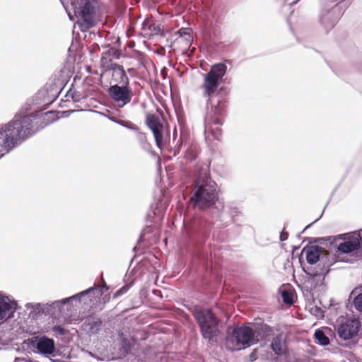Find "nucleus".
I'll use <instances>...</instances> for the list:
<instances>
[{
    "label": "nucleus",
    "instance_id": "nucleus-1",
    "mask_svg": "<svg viewBox=\"0 0 362 362\" xmlns=\"http://www.w3.org/2000/svg\"><path fill=\"white\" fill-rule=\"evenodd\" d=\"M189 168L194 177L189 189V204L194 209H214L217 213H223L225 206L218 197V185L210 176L209 166L197 162Z\"/></svg>",
    "mask_w": 362,
    "mask_h": 362
},
{
    "label": "nucleus",
    "instance_id": "nucleus-2",
    "mask_svg": "<svg viewBox=\"0 0 362 362\" xmlns=\"http://www.w3.org/2000/svg\"><path fill=\"white\" fill-rule=\"evenodd\" d=\"M42 117L40 112L16 114L8 122L0 124V158L42 129Z\"/></svg>",
    "mask_w": 362,
    "mask_h": 362
},
{
    "label": "nucleus",
    "instance_id": "nucleus-3",
    "mask_svg": "<svg viewBox=\"0 0 362 362\" xmlns=\"http://www.w3.org/2000/svg\"><path fill=\"white\" fill-rule=\"evenodd\" d=\"M306 260L310 267L304 272L310 277H322L329 273V268L335 262V257L329 253H322V247L319 245H311L305 247Z\"/></svg>",
    "mask_w": 362,
    "mask_h": 362
},
{
    "label": "nucleus",
    "instance_id": "nucleus-4",
    "mask_svg": "<svg viewBox=\"0 0 362 362\" xmlns=\"http://www.w3.org/2000/svg\"><path fill=\"white\" fill-rule=\"evenodd\" d=\"M197 323L198 324L202 337L209 343L216 341L220 334L219 320L211 309L194 307L191 310Z\"/></svg>",
    "mask_w": 362,
    "mask_h": 362
},
{
    "label": "nucleus",
    "instance_id": "nucleus-5",
    "mask_svg": "<svg viewBox=\"0 0 362 362\" xmlns=\"http://www.w3.org/2000/svg\"><path fill=\"white\" fill-rule=\"evenodd\" d=\"M96 0H77L74 12L78 18L77 23L82 32L95 25Z\"/></svg>",
    "mask_w": 362,
    "mask_h": 362
},
{
    "label": "nucleus",
    "instance_id": "nucleus-6",
    "mask_svg": "<svg viewBox=\"0 0 362 362\" xmlns=\"http://www.w3.org/2000/svg\"><path fill=\"white\" fill-rule=\"evenodd\" d=\"M211 228V224L202 217L194 216L190 219L185 217V235L192 242H202L209 236Z\"/></svg>",
    "mask_w": 362,
    "mask_h": 362
},
{
    "label": "nucleus",
    "instance_id": "nucleus-7",
    "mask_svg": "<svg viewBox=\"0 0 362 362\" xmlns=\"http://www.w3.org/2000/svg\"><path fill=\"white\" fill-rule=\"evenodd\" d=\"M227 71V66L223 63H217L212 65L204 76V96L208 97L207 104L210 103L209 98L216 91Z\"/></svg>",
    "mask_w": 362,
    "mask_h": 362
},
{
    "label": "nucleus",
    "instance_id": "nucleus-8",
    "mask_svg": "<svg viewBox=\"0 0 362 362\" xmlns=\"http://www.w3.org/2000/svg\"><path fill=\"white\" fill-rule=\"evenodd\" d=\"M259 341L254 329L247 326L234 327L227 337V343H231L233 349H242L249 347Z\"/></svg>",
    "mask_w": 362,
    "mask_h": 362
},
{
    "label": "nucleus",
    "instance_id": "nucleus-9",
    "mask_svg": "<svg viewBox=\"0 0 362 362\" xmlns=\"http://www.w3.org/2000/svg\"><path fill=\"white\" fill-rule=\"evenodd\" d=\"M223 112V106L220 101L217 105L211 104V111L209 112L204 119V134H211L214 139L219 140L221 137V126L223 124L221 115Z\"/></svg>",
    "mask_w": 362,
    "mask_h": 362
},
{
    "label": "nucleus",
    "instance_id": "nucleus-10",
    "mask_svg": "<svg viewBox=\"0 0 362 362\" xmlns=\"http://www.w3.org/2000/svg\"><path fill=\"white\" fill-rule=\"evenodd\" d=\"M104 284H105L104 282ZM107 290L106 287V284L104 286H95L93 287H90L83 291H81L76 295L72 296L62 299L61 300H64V303H62V305H59V317L67 318L69 317V313L65 312L64 305L70 300H76L78 303L83 302L84 304L87 303V301H92L94 298H100L102 297L104 294V291Z\"/></svg>",
    "mask_w": 362,
    "mask_h": 362
},
{
    "label": "nucleus",
    "instance_id": "nucleus-11",
    "mask_svg": "<svg viewBox=\"0 0 362 362\" xmlns=\"http://www.w3.org/2000/svg\"><path fill=\"white\" fill-rule=\"evenodd\" d=\"M31 346L35 354L45 356H55L57 352L55 341L46 335L39 334L30 337L24 341Z\"/></svg>",
    "mask_w": 362,
    "mask_h": 362
},
{
    "label": "nucleus",
    "instance_id": "nucleus-12",
    "mask_svg": "<svg viewBox=\"0 0 362 362\" xmlns=\"http://www.w3.org/2000/svg\"><path fill=\"white\" fill-rule=\"evenodd\" d=\"M339 4L329 6L327 4L322 5L317 16L318 23L326 33L332 30L341 16Z\"/></svg>",
    "mask_w": 362,
    "mask_h": 362
},
{
    "label": "nucleus",
    "instance_id": "nucleus-13",
    "mask_svg": "<svg viewBox=\"0 0 362 362\" xmlns=\"http://www.w3.org/2000/svg\"><path fill=\"white\" fill-rule=\"evenodd\" d=\"M107 92L112 100H113L119 107H123L129 104L134 95L130 84L111 85Z\"/></svg>",
    "mask_w": 362,
    "mask_h": 362
},
{
    "label": "nucleus",
    "instance_id": "nucleus-14",
    "mask_svg": "<svg viewBox=\"0 0 362 362\" xmlns=\"http://www.w3.org/2000/svg\"><path fill=\"white\" fill-rule=\"evenodd\" d=\"M146 124L153 134L156 146L161 149L165 144V140L160 118L154 114H148L146 117Z\"/></svg>",
    "mask_w": 362,
    "mask_h": 362
},
{
    "label": "nucleus",
    "instance_id": "nucleus-15",
    "mask_svg": "<svg viewBox=\"0 0 362 362\" xmlns=\"http://www.w3.org/2000/svg\"><path fill=\"white\" fill-rule=\"evenodd\" d=\"M341 236V235H339L338 236L327 238L331 240L330 244L334 245L339 253L349 254L358 250L361 247V244L362 243V238L361 235H358L351 240L343 241L339 244H337L336 242L337 240H341L342 239Z\"/></svg>",
    "mask_w": 362,
    "mask_h": 362
},
{
    "label": "nucleus",
    "instance_id": "nucleus-16",
    "mask_svg": "<svg viewBox=\"0 0 362 362\" xmlns=\"http://www.w3.org/2000/svg\"><path fill=\"white\" fill-rule=\"evenodd\" d=\"M17 309L18 304L16 301L0 294V321L13 317Z\"/></svg>",
    "mask_w": 362,
    "mask_h": 362
},
{
    "label": "nucleus",
    "instance_id": "nucleus-17",
    "mask_svg": "<svg viewBox=\"0 0 362 362\" xmlns=\"http://www.w3.org/2000/svg\"><path fill=\"white\" fill-rule=\"evenodd\" d=\"M361 324L358 320L348 321L339 326L337 334L344 340H349L356 336L359 330Z\"/></svg>",
    "mask_w": 362,
    "mask_h": 362
},
{
    "label": "nucleus",
    "instance_id": "nucleus-18",
    "mask_svg": "<svg viewBox=\"0 0 362 362\" xmlns=\"http://www.w3.org/2000/svg\"><path fill=\"white\" fill-rule=\"evenodd\" d=\"M107 71H111V80L115 84L119 85H129V78L123 66L117 63H110L107 66Z\"/></svg>",
    "mask_w": 362,
    "mask_h": 362
},
{
    "label": "nucleus",
    "instance_id": "nucleus-19",
    "mask_svg": "<svg viewBox=\"0 0 362 362\" xmlns=\"http://www.w3.org/2000/svg\"><path fill=\"white\" fill-rule=\"evenodd\" d=\"M271 349L278 356H281L285 353L286 343L282 334H278L273 338L271 343Z\"/></svg>",
    "mask_w": 362,
    "mask_h": 362
},
{
    "label": "nucleus",
    "instance_id": "nucleus-20",
    "mask_svg": "<svg viewBox=\"0 0 362 362\" xmlns=\"http://www.w3.org/2000/svg\"><path fill=\"white\" fill-rule=\"evenodd\" d=\"M64 300H55L51 303H45L44 308V315L59 317V305H62Z\"/></svg>",
    "mask_w": 362,
    "mask_h": 362
},
{
    "label": "nucleus",
    "instance_id": "nucleus-21",
    "mask_svg": "<svg viewBox=\"0 0 362 362\" xmlns=\"http://www.w3.org/2000/svg\"><path fill=\"white\" fill-rule=\"evenodd\" d=\"M27 310H30L29 317L33 319H37L40 314H44L45 304L41 303H26Z\"/></svg>",
    "mask_w": 362,
    "mask_h": 362
},
{
    "label": "nucleus",
    "instance_id": "nucleus-22",
    "mask_svg": "<svg viewBox=\"0 0 362 362\" xmlns=\"http://www.w3.org/2000/svg\"><path fill=\"white\" fill-rule=\"evenodd\" d=\"M254 331L257 339H259V337L262 339L265 338L272 335L273 332L272 328L266 324L257 325Z\"/></svg>",
    "mask_w": 362,
    "mask_h": 362
},
{
    "label": "nucleus",
    "instance_id": "nucleus-23",
    "mask_svg": "<svg viewBox=\"0 0 362 362\" xmlns=\"http://www.w3.org/2000/svg\"><path fill=\"white\" fill-rule=\"evenodd\" d=\"M315 342L321 346H327L329 344V339L326 336L325 332L321 329H317L314 334Z\"/></svg>",
    "mask_w": 362,
    "mask_h": 362
},
{
    "label": "nucleus",
    "instance_id": "nucleus-24",
    "mask_svg": "<svg viewBox=\"0 0 362 362\" xmlns=\"http://www.w3.org/2000/svg\"><path fill=\"white\" fill-rule=\"evenodd\" d=\"M197 155L198 149L197 146H190L187 148L185 151V158L187 161L192 163L196 160Z\"/></svg>",
    "mask_w": 362,
    "mask_h": 362
},
{
    "label": "nucleus",
    "instance_id": "nucleus-25",
    "mask_svg": "<svg viewBox=\"0 0 362 362\" xmlns=\"http://www.w3.org/2000/svg\"><path fill=\"white\" fill-rule=\"evenodd\" d=\"M226 211L229 214L230 218L235 216H238L241 213L240 207L235 203H228L226 206Z\"/></svg>",
    "mask_w": 362,
    "mask_h": 362
},
{
    "label": "nucleus",
    "instance_id": "nucleus-26",
    "mask_svg": "<svg viewBox=\"0 0 362 362\" xmlns=\"http://www.w3.org/2000/svg\"><path fill=\"white\" fill-rule=\"evenodd\" d=\"M119 57L120 54L117 49L114 48H110L108 50L103 53L102 60L105 59L112 61L113 59H118Z\"/></svg>",
    "mask_w": 362,
    "mask_h": 362
},
{
    "label": "nucleus",
    "instance_id": "nucleus-27",
    "mask_svg": "<svg viewBox=\"0 0 362 362\" xmlns=\"http://www.w3.org/2000/svg\"><path fill=\"white\" fill-rule=\"evenodd\" d=\"M281 298L283 301L288 305H292L294 303L293 295L291 292L284 290L281 291Z\"/></svg>",
    "mask_w": 362,
    "mask_h": 362
},
{
    "label": "nucleus",
    "instance_id": "nucleus-28",
    "mask_svg": "<svg viewBox=\"0 0 362 362\" xmlns=\"http://www.w3.org/2000/svg\"><path fill=\"white\" fill-rule=\"evenodd\" d=\"M77 0H60L62 4L63 5L64 9L68 13L69 17L71 18L70 11L74 10L76 1Z\"/></svg>",
    "mask_w": 362,
    "mask_h": 362
},
{
    "label": "nucleus",
    "instance_id": "nucleus-29",
    "mask_svg": "<svg viewBox=\"0 0 362 362\" xmlns=\"http://www.w3.org/2000/svg\"><path fill=\"white\" fill-rule=\"evenodd\" d=\"M191 30L188 28H182L178 31L180 37H187V44L189 45L191 43L192 37L190 35Z\"/></svg>",
    "mask_w": 362,
    "mask_h": 362
},
{
    "label": "nucleus",
    "instance_id": "nucleus-30",
    "mask_svg": "<svg viewBox=\"0 0 362 362\" xmlns=\"http://www.w3.org/2000/svg\"><path fill=\"white\" fill-rule=\"evenodd\" d=\"M66 98H67V100H69V98H71L74 102H78L80 100L81 98V94L76 91H72L71 90H69L66 95Z\"/></svg>",
    "mask_w": 362,
    "mask_h": 362
},
{
    "label": "nucleus",
    "instance_id": "nucleus-31",
    "mask_svg": "<svg viewBox=\"0 0 362 362\" xmlns=\"http://www.w3.org/2000/svg\"><path fill=\"white\" fill-rule=\"evenodd\" d=\"M353 303H354L355 308L358 311L362 312V293L357 295L354 298Z\"/></svg>",
    "mask_w": 362,
    "mask_h": 362
},
{
    "label": "nucleus",
    "instance_id": "nucleus-32",
    "mask_svg": "<svg viewBox=\"0 0 362 362\" xmlns=\"http://www.w3.org/2000/svg\"><path fill=\"white\" fill-rule=\"evenodd\" d=\"M52 331L56 337L63 336L67 332V330L61 325L54 326L52 327Z\"/></svg>",
    "mask_w": 362,
    "mask_h": 362
},
{
    "label": "nucleus",
    "instance_id": "nucleus-33",
    "mask_svg": "<svg viewBox=\"0 0 362 362\" xmlns=\"http://www.w3.org/2000/svg\"><path fill=\"white\" fill-rule=\"evenodd\" d=\"M117 124L119 125L124 127L127 129H132V130H136L137 129V127L135 124H132L130 121H124V120H118L115 121Z\"/></svg>",
    "mask_w": 362,
    "mask_h": 362
},
{
    "label": "nucleus",
    "instance_id": "nucleus-34",
    "mask_svg": "<svg viewBox=\"0 0 362 362\" xmlns=\"http://www.w3.org/2000/svg\"><path fill=\"white\" fill-rule=\"evenodd\" d=\"M102 322L100 320H97L93 321L92 323L90 324V332L93 333L96 332L99 327L101 326Z\"/></svg>",
    "mask_w": 362,
    "mask_h": 362
},
{
    "label": "nucleus",
    "instance_id": "nucleus-35",
    "mask_svg": "<svg viewBox=\"0 0 362 362\" xmlns=\"http://www.w3.org/2000/svg\"><path fill=\"white\" fill-rule=\"evenodd\" d=\"M129 290V286L127 285H125L120 288L119 290H117L113 295V298H117L119 296L126 293L127 291Z\"/></svg>",
    "mask_w": 362,
    "mask_h": 362
},
{
    "label": "nucleus",
    "instance_id": "nucleus-36",
    "mask_svg": "<svg viewBox=\"0 0 362 362\" xmlns=\"http://www.w3.org/2000/svg\"><path fill=\"white\" fill-rule=\"evenodd\" d=\"M74 302L77 303L78 301L74 300ZM74 300L68 301L65 305V312L69 313V316L71 314L72 310H74Z\"/></svg>",
    "mask_w": 362,
    "mask_h": 362
},
{
    "label": "nucleus",
    "instance_id": "nucleus-37",
    "mask_svg": "<svg viewBox=\"0 0 362 362\" xmlns=\"http://www.w3.org/2000/svg\"><path fill=\"white\" fill-rule=\"evenodd\" d=\"M288 233L287 232L282 231L280 234V240L284 241L288 239Z\"/></svg>",
    "mask_w": 362,
    "mask_h": 362
},
{
    "label": "nucleus",
    "instance_id": "nucleus-38",
    "mask_svg": "<svg viewBox=\"0 0 362 362\" xmlns=\"http://www.w3.org/2000/svg\"><path fill=\"white\" fill-rule=\"evenodd\" d=\"M315 315L317 317L322 316V310L320 308L315 307Z\"/></svg>",
    "mask_w": 362,
    "mask_h": 362
},
{
    "label": "nucleus",
    "instance_id": "nucleus-39",
    "mask_svg": "<svg viewBox=\"0 0 362 362\" xmlns=\"http://www.w3.org/2000/svg\"><path fill=\"white\" fill-rule=\"evenodd\" d=\"M323 211H325V209H324ZM323 212H324V211H322V214L320 215V216H319L316 220H315L312 223H310V224L308 225V226L305 227V228L304 229V230H305L306 228H310V227L313 223H315V222H317V221H318V220H319V219L322 216V215H323Z\"/></svg>",
    "mask_w": 362,
    "mask_h": 362
},
{
    "label": "nucleus",
    "instance_id": "nucleus-40",
    "mask_svg": "<svg viewBox=\"0 0 362 362\" xmlns=\"http://www.w3.org/2000/svg\"><path fill=\"white\" fill-rule=\"evenodd\" d=\"M300 0H293L292 1H288V0H286V2L289 5V6H292V5H294L296 4H297Z\"/></svg>",
    "mask_w": 362,
    "mask_h": 362
},
{
    "label": "nucleus",
    "instance_id": "nucleus-41",
    "mask_svg": "<svg viewBox=\"0 0 362 362\" xmlns=\"http://www.w3.org/2000/svg\"><path fill=\"white\" fill-rule=\"evenodd\" d=\"M127 71L132 76L135 73V69L134 68H129L127 69Z\"/></svg>",
    "mask_w": 362,
    "mask_h": 362
},
{
    "label": "nucleus",
    "instance_id": "nucleus-42",
    "mask_svg": "<svg viewBox=\"0 0 362 362\" xmlns=\"http://www.w3.org/2000/svg\"><path fill=\"white\" fill-rule=\"evenodd\" d=\"M104 303H107L109 300V297L107 295H105V296L103 298Z\"/></svg>",
    "mask_w": 362,
    "mask_h": 362
},
{
    "label": "nucleus",
    "instance_id": "nucleus-43",
    "mask_svg": "<svg viewBox=\"0 0 362 362\" xmlns=\"http://www.w3.org/2000/svg\"><path fill=\"white\" fill-rule=\"evenodd\" d=\"M24 361V359L23 358H16L15 359V361L14 362H23Z\"/></svg>",
    "mask_w": 362,
    "mask_h": 362
},
{
    "label": "nucleus",
    "instance_id": "nucleus-44",
    "mask_svg": "<svg viewBox=\"0 0 362 362\" xmlns=\"http://www.w3.org/2000/svg\"><path fill=\"white\" fill-rule=\"evenodd\" d=\"M187 42V37H182Z\"/></svg>",
    "mask_w": 362,
    "mask_h": 362
}]
</instances>
